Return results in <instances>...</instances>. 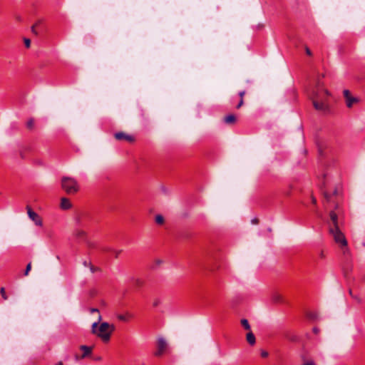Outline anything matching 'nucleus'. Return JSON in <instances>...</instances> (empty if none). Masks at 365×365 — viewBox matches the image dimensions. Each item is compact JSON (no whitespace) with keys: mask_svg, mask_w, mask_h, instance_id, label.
Returning a JSON list of instances; mask_svg holds the SVG:
<instances>
[{"mask_svg":"<svg viewBox=\"0 0 365 365\" xmlns=\"http://www.w3.org/2000/svg\"><path fill=\"white\" fill-rule=\"evenodd\" d=\"M61 188L68 195L76 193L79 190V185L77 180L71 177L63 176L61 180Z\"/></svg>","mask_w":365,"mask_h":365,"instance_id":"nucleus-1","label":"nucleus"},{"mask_svg":"<svg viewBox=\"0 0 365 365\" xmlns=\"http://www.w3.org/2000/svg\"><path fill=\"white\" fill-rule=\"evenodd\" d=\"M329 232L333 236L335 242L339 244L342 249H344L343 251L344 254H349V250L347 248L346 239L339 227H330Z\"/></svg>","mask_w":365,"mask_h":365,"instance_id":"nucleus-2","label":"nucleus"},{"mask_svg":"<svg viewBox=\"0 0 365 365\" xmlns=\"http://www.w3.org/2000/svg\"><path fill=\"white\" fill-rule=\"evenodd\" d=\"M115 329V327L113 324H110L108 322H103L100 324L98 329L97 336L103 341L107 342L110 340V335Z\"/></svg>","mask_w":365,"mask_h":365,"instance_id":"nucleus-3","label":"nucleus"},{"mask_svg":"<svg viewBox=\"0 0 365 365\" xmlns=\"http://www.w3.org/2000/svg\"><path fill=\"white\" fill-rule=\"evenodd\" d=\"M312 103L314 108L317 110L326 112L328 110V105L325 101L320 98L318 93H314L312 96Z\"/></svg>","mask_w":365,"mask_h":365,"instance_id":"nucleus-4","label":"nucleus"},{"mask_svg":"<svg viewBox=\"0 0 365 365\" xmlns=\"http://www.w3.org/2000/svg\"><path fill=\"white\" fill-rule=\"evenodd\" d=\"M168 347V344L163 336H159L157 338V350L154 353V355L155 356H161L163 354H164Z\"/></svg>","mask_w":365,"mask_h":365,"instance_id":"nucleus-5","label":"nucleus"},{"mask_svg":"<svg viewBox=\"0 0 365 365\" xmlns=\"http://www.w3.org/2000/svg\"><path fill=\"white\" fill-rule=\"evenodd\" d=\"M343 95L345 98L346 106L348 108H352L354 105L357 104L361 101L359 98L353 96L348 89H344L343 91Z\"/></svg>","mask_w":365,"mask_h":365,"instance_id":"nucleus-6","label":"nucleus"},{"mask_svg":"<svg viewBox=\"0 0 365 365\" xmlns=\"http://www.w3.org/2000/svg\"><path fill=\"white\" fill-rule=\"evenodd\" d=\"M114 138L119 141H127L128 143H133L135 137L132 135L128 134L125 132L120 131L114 133Z\"/></svg>","mask_w":365,"mask_h":365,"instance_id":"nucleus-7","label":"nucleus"},{"mask_svg":"<svg viewBox=\"0 0 365 365\" xmlns=\"http://www.w3.org/2000/svg\"><path fill=\"white\" fill-rule=\"evenodd\" d=\"M27 214L29 217L35 223L37 226H42L43 222L38 215L29 206L26 207Z\"/></svg>","mask_w":365,"mask_h":365,"instance_id":"nucleus-8","label":"nucleus"},{"mask_svg":"<svg viewBox=\"0 0 365 365\" xmlns=\"http://www.w3.org/2000/svg\"><path fill=\"white\" fill-rule=\"evenodd\" d=\"M61 208L63 210H68L72 207L71 202L66 197H62L61 200Z\"/></svg>","mask_w":365,"mask_h":365,"instance_id":"nucleus-9","label":"nucleus"},{"mask_svg":"<svg viewBox=\"0 0 365 365\" xmlns=\"http://www.w3.org/2000/svg\"><path fill=\"white\" fill-rule=\"evenodd\" d=\"M81 350L83 351L81 359H83L88 356H89L91 354L92 349L90 346H86V345H81L80 346Z\"/></svg>","mask_w":365,"mask_h":365,"instance_id":"nucleus-10","label":"nucleus"},{"mask_svg":"<svg viewBox=\"0 0 365 365\" xmlns=\"http://www.w3.org/2000/svg\"><path fill=\"white\" fill-rule=\"evenodd\" d=\"M223 120L227 124H235L236 122V116L234 114H230L225 116Z\"/></svg>","mask_w":365,"mask_h":365,"instance_id":"nucleus-11","label":"nucleus"},{"mask_svg":"<svg viewBox=\"0 0 365 365\" xmlns=\"http://www.w3.org/2000/svg\"><path fill=\"white\" fill-rule=\"evenodd\" d=\"M329 217L333 224V226H331L330 227H339L337 215L334 211H331L329 213Z\"/></svg>","mask_w":365,"mask_h":365,"instance_id":"nucleus-12","label":"nucleus"},{"mask_svg":"<svg viewBox=\"0 0 365 365\" xmlns=\"http://www.w3.org/2000/svg\"><path fill=\"white\" fill-rule=\"evenodd\" d=\"M246 339L251 346L255 345L256 343L255 336L252 331H250L247 334Z\"/></svg>","mask_w":365,"mask_h":365,"instance_id":"nucleus-13","label":"nucleus"},{"mask_svg":"<svg viewBox=\"0 0 365 365\" xmlns=\"http://www.w3.org/2000/svg\"><path fill=\"white\" fill-rule=\"evenodd\" d=\"M101 316L99 314L98 316V321L97 322H95L94 323H93L92 324V333L94 334H96L97 335V333H98V325L99 324V322H101Z\"/></svg>","mask_w":365,"mask_h":365,"instance_id":"nucleus-14","label":"nucleus"},{"mask_svg":"<svg viewBox=\"0 0 365 365\" xmlns=\"http://www.w3.org/2000/svg\"><path fill=\"white\" fill-rule=\"evenodd\" d=\"M74 235L78 238H84L86 235V233L82 230H76L74 232Z\"/></svg>","mask_w":365,"mask_h":365,"instance_id":"nucleus-15","label":"nucleus"},{"mask_svg":"<svg viewBox=\"0 0 365 365\" xmlns=\"http://www.w3.org/2000/svg\"><path fill=\"white\" fill-rule=\"evenodd\" d=\"M302 360L304 361V364L302 365H317L314 359H306L304 356H301Z\"/></svg>","mask_w":365,"mask_h":365,"instance_id":"nucleus-16","label":"nucleus"},{"mask_svg":"<svg viewBox=\"0 0 365 365\" xmlns=\"http://www.w3.org/2000/svg\"><path fill=\"white\" fill-rule=\"evenodd\" d=\"M41 23V20H38L31 28V32L36 35V36H38V31H36V26H38Z\"/></svg>","mask_w":365,"mask_h":365,"instance_id":"nucleus-17","label":"nucleus"},{"mask_svg":"<svg viewBox=\"0 0 365 365\" xmlns=\"http://www.w3.org/2000/svg\"><path fill=\"white\" fill-rule=\"evenodd\" d=\"M155 222L158 225H163L164 223V217L161 215H157L155 218Z\"/></svg>","mask_w":365,"mask_h":365,"instance_id":"nucleus-18","label":"nucleus"},{"mask_svg":"<svg viewBox=\"0 0 365 365\" xmlns=\"http://www.w3.org/2000/svg\"><path fill=\"white\" fill-rule=\"evenodd\" d=\"M241 324L243 326V327L246 330H250V325L247 319H241Z\"/></svg>","mask_w":365,"mask_h":365,"instance_id":"nucleus-19","label":"nucleus"},{"mask_svg":"<svg viewBox=\"0 0 365 365\" xmlns=\"http://www.w3.org/2000/svg\"><path fill=\"white\" fill-rule=\"evenodd\" d=\"M133 282H134V284L138 287H142L144 284L143 281L139 278L134 279Z\"/></svg>","mask_w":365,"mask_h":365,"instance_id":"nucleus-20","label":"nucleus"},{"mask_svg":"<svg viewBox=\"0 0 365 365\" xmlns=\"http://www.w3.org/2000/svg\"><path fill=\"white\" fill-rule=\"evenodd\" d=\"M26 126L29 129H33L34 128V118H30L27 123H26Z\"/></svg>","mask_w":365,"mask_h":365,"instance_id":"nucleus-21","label":"nucleus"},{"mask_svg":"<svg viewBox=\"0 0 365 365\" xmlns=\"http://www.w3.org/2000/svg\"><path fill=\"white\" fill-rule=\"evenodd\" d=\"M0 293L1 294V297L2 298L4 299V300H7L8 299V296L6 295V292H5V289L4 287H1V289H0Z\"/></svg>","mask_w":365,"mask_h":365,"instance_id":"nucleus-22","label":"nucleus"},{"mask_svg":"<svg viewBox=\"0 0 365 365\" xmlns=\"http://www.w3.org/2000/svg\"><path fill=\"white\" fill-rule=\"evenodd\" d=\"M160 304H161V300L159 298H155L153 299V306L154 307H157Z\"/></svg>","mask_w":365,"mask_h":365,"instance_id":"nucleus-23","label":"nucleus"},{"mask_svg":"<svg viewBox=\"0 0 365 365\" xmlns=\"http://www.w3.org/2000/svg\"><path fill=\"white\" fill-rule=\"evenodd\" d=\"M31 269V262H29V263L27 264V266H26V270H25V272H24V275H25V276H27V275L29 274V272H30Z\"/></svg>","mask_w":365,"mask_h":365,"instance_id":"nucleus-24","label":"nucleus"},{"mask_svg":"<svg viewBox=\"0 0 365 365\" xmlns=\"http://www.w3.org/2000/svg\"><path fill=\"white\" fill-rule=\"evenodd\" d=\"M89 269H90L91 272H92V273H95L96 272H98L100 270V269L98 267H95L93 264H91L90 266Z\"/></svg>","mask_w":365,"mask_h":365,"instance_id":"nucleus-25","label":"nucleus"},{"mask_svg":"<svg viewBox=\"0 0 365 365\" xmlns=\"http://www.w3.org/2000/svg\"><path fill=\"white\" fill-rule=\"evenodd\" d=\"M324 197L326 199L327 202H330L331 200V195L329 194L327 192H324Z\"/></svg>","mask_w":365,"mask_h":365,"instance_id":"nucleus-26","label":"nucleus"},{"mask_svg":"<svg viewBox=\"0 0 365 365\" xmlns=\"http://www.w3.org/2000/svg\"><path fill=\"white\" fill-rule=\"evenodd\" d=\"M24 43H25V46L26 48H29L31 46V40L29 38H25L24 39Z\"/></svg>","mask_w":365,"mask_h":365,"instance_id":"nucleus-27","label":"nucleus"},{"mask_svg":"<svg viewBox=\"0 0 365 365\" xmlns=\"http://www.w3.org/2000/svg\"><path fill=\"white\" fill-rule=\"evenodd\" d=\"M321 87H322V83L320 81H318L317 83V91H314L313 92V94L314 93H319V91H321ZM318 95H319V93H318Z\"/></svg>","mask_w":365,"mask_h":365,"instance_id":"nucleus-28","label":"nucleus"},{"mask_svg":"<svg viewBox=\"0 0 365 365\" xmlns=\"http://www.w3.org/2000/svg\"><path fill=\"white\" fill-rule=\"evenodd\" d=\"M273 300L276 302H281L282 300V297L279 294H276L273 297Z\"/></svg>","mask_w":365,"mask_h":365,"instance_id":"nucleus-29","label":"nucleus"},{"mask_svg":"<svg viewBox=\"0 0 365 365\" xmlns=\"http://www.w3.org/2000/svg\"><path fill=\"white\" fill-rule=\"evenodd\" d=\"M163 260L162 259H156L155 261H154V264H155V267H159L160 264H163Z\"/></svg>","mask_w":365,"mask_h":365,"instance_id":"nucleus-30","label":"nucleus"},{"mask_svg":"<svg viewBox=\"0 0 365 365\" xmlns=\"http://www.w3.org/2000/svg\"><path fill=\"white\" fill-rule=\"evenodd\" d=\"M92 264L91 261L84 260L83 262V265L86 267H90V266Z\"/></svg>","mask_w":365,"mask_h":365,"instance_id":"nucleus-31","label":"nucleus"},{"mask_svg":"<svg viewBox=\"0 0 365 365\" xmlns=\"http://www.w3.org/2000/svg\"><path fill=\"white\" fill-rule=\"evenodd\" d=\"M115 257L118 258L122 252V250H113Z\"/></svg>","mask_w":365,"mask_h":365,"instance_id":"nucleus-32","label":"nucleus"},{"mask_svg":"<svg viewBox=\"0 0 365 365\" xmlns=\"http://www.w3.org/2000/svg\"><path fill=\"white\" fill-rule=\"evenodd\" d=\"M118 319L120 321H123V322H125L127 321V318L125 315H123V314H119L118 316Z\"/></svg>","mask_w":365,"mask_h":365,"instance_id":"nucleus-33","label":"nucleus"},{"mask_svg":"<svg viewBox=\"0 0 365 365\" xmlns=\"http://www.w3.org/2000/svg\"><path fill=\"white\" fill-rule=\"evenodd\" d=\"M353 299H354L359 304L362 303L361 299L359 297L356 296V295L353 296Z\"/></svg>","mask_w":365,"mask_h":365,"instance_id":"nucleus-34","label":"nucleus"},{"mask_svg":"<svg viewBox=\"0 0 365 365\" xmlns=\"http://www.w3.org/2000/svg\"><path fill=\"white\" fill-rule=\"evenodd\" d=\"M244 103V100L243 99H240V102L238 103V104L236 106V108L238 109L240 108L241 106H242Z\"/></svg>","mask_w":365,"mask_h":365,"instance_id":"nucleus-35","label":"nucleus"},{"mask_svg":"<svg viewBox=\"0 0 365 365\" xmlns=\"http://www.w3.org/2000/svg\"><path fill=\"white\" fill-rule=\"evenodd\" d=\"M74 220H75V222H76V224L77 225H81V219H80L79 217H75Z\"/></svg>","mask_w":365,"mask_h":365,"instance_id":"nucleus-36","label":"nucleus"},{"mask_svg":"<svg viewBox=\"0 0 365 365\" xmlns=\"http://www.w3.org/2000/svg\"><path fill=\"white\" fill-rule=\"evenodd\" d=\"M305 51H306V53L307 55L312 56V51H310V49L307 46L305 47Z\"/></svg>","mask_w":365,"mask_h":365,"instance_id":"nucleus-37","label":"nucleus"},{"mask_svg":"<svg viewBox=\"0 0 365 365\" xmlns=\"http://www.w3.org/2000/svg\"><path fill=\"white\" fill-rule=\"evenodd\" d=\"M245 94V91H240L239 93V96L240 97V99H243L244 98Z\"/></svg>","mask_w":365,"mask_h":365,"instance_id":"nucleus-38","label":"nucleus"},{"mask_svg":"<svg viewBox=\"0 0 365 365\" xmlns=\"http://www.w3.org/2000/svg\"><path fill=\"white\" fill-rule=\"evenodd\" d=\"M261 356L262 357H267L268 356V352H267L266 351H262Z\"/></svg>","mask_w":365,"mask_h":365,"instance_id":"nucleus-39","label":"nucleus"},{"mask_svg":"<svg viewBox=\"0 0 365 365\" xmlns=\"http://www.w3.org/2000/svg\"><path fill=\"white\" fill-rule=\"evenodd\" d=\"M252 223V224H258L259 222V220L257 218H253L252 220H251Z\"/></svg>","mask_w":365,"mask_h":365,"instance_id":"nucleus-40","label":"nucleus"},{"mask_svg":"<svg viewBox=\"0 0 365 365\" xmlns=\"http://www.w3.org/2000/svg\"><path fill=\"white\" fill-rule=\"evenodd\" d=\"M319 257L322 258V259H324L325 257V255L323 251H321L320 253H319Z\"/></svg>","mask_w":365,"mask_h":365,"instance_id":"nucleus-41","label":"nucleus"},{"mask_svg":"<svg viewBox=\"0 0 365 365\" xmlns=\"http://www.w3.org/2000/svg\"><path fill=\"white\" fill-rule=\"evenodd\" d=\"M312 202L313 204H316L317 203V200H316V198L313 195L312 196Z\"/></svg>","mask_w":365,"mask_h":365,"instance_id":"nucleus-42","label":"nucleus"},{"mask_svg":"<svg viewBox=\"0 0 365 365\" xmlns=\"http://www.w3.org/2000/svg\"><path fill=\"white\" fill-rule=\"evenodd\" d=\"M91 312H99L98 309L96 308H92L91 309Z\"/></svg>","mask_w":365,"mask_h":365,"instance_id":"nucleus-43","label":"nucleus"},{"mask_svg":"<svg viewBox=\"0 0 365 365\" xmlns=\"http://www.w3.org/2000/svg\"><path fill=\"white\" fill-rule=\"evenodd\" d=\"M313 331H314L315 334H317V333L319 331V329H318V328H317V327H314V328H313Z\"/></svg>","mask_w":365,"mask_h":365,"instance_id":"nucleus-44","label":"nucleus"},{"mask_svg":"<svg viewBox=\"0 0 365 365\" xmlns=\"http://www.w3.org/2000/svg\"><path fill=\"white\" fill-rule=\"evenodd\" d=\"M309 317L310 319H315L316 316H315L314 314H310L309 315Z\"/></svg>","mask_w":365,"mask_h":365,"instance_id":"nucleus-45","label":"nucleus"},{"mask_svg":"<svg viewBox=\"0 0 365 365\" xmlns=\"http://www.w3.org/2000/svg\"><path fill=\"white\" fill-rule=\"evenodd\" d=\"M323 91L324 92V93L327 95V96H329L330 93L327 90V89H323Z\"/></svg>","mask_w":365,"mask_h":365,"instance_id":"nucleus-46","label":"nucleus"},{"mask_svg":"<svg viewBox=\"0 0 365 365\" xmlns=\"http://www.w3.org/2000/svg\"><path fill=\"white\" fill-rule=\"evenodd\" d=\"M333 194H334V195H337V194H338V190H337V188H335V189H334V192H333Z\"/></svg>","mask_w":365,"mask_h":365,"instance_id":"nucleus-47","label":"nucleus"},{"mask_svg":"<svg viewBox=\"0 0 365 365\" xmlns=\"http://www.w3.org/2000/svg\"><path fill=\"white\" fill-rule=\"evenodd\" d=\"M349 294H350V295L351 296V297L353 298V296H354V294H353V293H352V290H351V289H349Z\"/></svg>","mask_w":365,"mask_h":365,"instance_id":"nucleus-48","label":"nucleus"},{"mask_svg":"<svg viewBox=\"0 0 365 365\" xmlns=\"http://www.w3.org/2000/svg\"><path fill=\"white\" fill-rule=\"evenodd\" d=\"M55 365H63V364L61 361L58 362Z\"/></svg>","mask_w":365,"mask_h":365,"instance_id":"nucleus-49","label":"nucleus"},{"mask_svg":"<svg viewBox=\"0 0 365 365\" xmlns=\"http://www.w3.org/2000/svg\"><path fill=\"white\" fill-rule=\"evenodd\" d=\"M16 19H17L18 21H21V16H17V17H16Z\"/></svg>","mask_w":365,"mask_h":365,"instance_id":"nucleus-50","label":"nucleus"},{"mask_svg":"<svg viewBox=\"0 0 365 365\" xmlns=\"http://www.w3.org/2000/svg\"><path fill=\"white\" fill-rule=\"evenodd\" d=\"M334 208H335V209H337V208H338V205H337V204H336V205H335Z\"/></svg>","mask_w":365,"mask_h":365,"instance_id":"nucleus-51","label":"nucleus"},{"mask_svg":"<svg viewBox=\"0 0 365 365\" xmlns=\"http://www.w3.org/2000/svg\"><path fill=\"white\" fill-rule=\"evenodd\" d=\"M269 232H272V228H268Z\"/></svg>","mask_w":365,"mask_h":365,"instance_id":"nucleus-52","label":"nucleus"}]
</instances>
